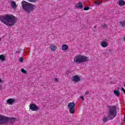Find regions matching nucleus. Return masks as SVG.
I'll return each mask as SVG.
<instances>
[{"label":"nucleus","instance_id":"nucleus-34","mask_svg":"<svg viewBox=\"0 0 125 125\" xmlns=\"http://www.w3.org/2000/svg\"><path fill=\"white\" fill-rule=\"evenodd\" d=\"M0 41H1V40H0Z\"/></svg>","mask_w":125,"mask_h":125},{"label":"nucleus","instance_id":"nucleus-10","mask_svg":"<svg viewBox=\"0 0 125 125\" xmlns=\"http://www.w3.org/2000/svg\"><path fill=\"white\" fill-rule=\"evenodd\" d=\"M111 120H113L112 118H111V117H109V115H108L107 117L103 118V123H106V122H108V121H111Z\"/></svg>","mask_w":125,"mask_h":125},{"label":"nucleus","instance_id":"nucleus-27","mask_svg":"<svg viewBox=\"0 0 125 125\" xmlns=\"http://www.w3.org/2000/svg\"><path fill=\"white\" fill-rule=\"evenodd\" d=\"M80 98L81 99H82V100H84V98H83V96H81L80 97Z\"/></svg>","mask_w":125,"mask_h":125},{"label":"nucleus","instance_id":"nucleus-8","mask_svg":"<svg viewBox=\"0 0 125 125\" xmlns=\"http://www.w3.org/2000/svg\"><path fill=\"white\" fill-rule=\"evenodd\" d=\"M72 81L73 82H80V81H81V78L80 77H79V76L75 75V76H73Z\"/></svg>","mask_w":125,"mask_h":125},{"label":"nucleus","instance_id":"nucleus-9","mask_svg":"<svg viewBox=\"0 0 125 125\" xmlns=\"http://www.w3.org/2000/svg\"><path fill=\"white\" fill-rule=\"evenodd\" d=\"M83 6V3L79 2L75 5V7L76 8H79V9H82Z\"/></svg>","mask_w":125,"mask_h":125},{"label":"nucleus","instance_id":"nucleus-24","mask_svg":"<svg viewBox=\"0 0 125 125\" xmlns=\"http://www.w3.org/2000/svg\"><path fill=\"white\" fill-rule=\"evenodd\" d=\"M89 9V7H85L84 8L83 10L86 11V10H88Z\"/></svg>","mask_w":125,"mask_h":125},{"label":"nucleus","instance_id":"nucleus-28","mask_svg":"<svg viewBox=\"0 0 125 125\" xmlns=\"http://www.w3.org/2000/svg\"><path fill=\"white\" fill-rule=\"evenodd\" d=\"M89 93V92H88V91H86L85 93V94L86 95H87V94H88Z\"/></svg>","mask_w":125,"mask_h":125},{"label":"nucleus","instance_id":"nucleus-6","mask_svg":"<svg viewBox=\"0 0 125 125\" xmlns=\"http://www.w3.org/2000/svg\"><path fill=\"white\" fill-rule=\"evenodd\" d=\"M29 109L32 111H39V106L35 104H32L29 105Z\"/></svg>","mask_w":125,"mask_h":125},{"label":"nucleus","instance_id":"nucleus-11","mask_svg":"<svg viewBox=\"0 0 125 125\" xmlns=\"http://www.w3.org/2000/svg\"><path fill=\"white\" fill-rule=\"evenodd\" d=\"M101 45L103 47H107L108 46V43L106 42H101Z\"/></svg>","mask_w":125,"mask_h":125},{"label":"nucleus","instance_id":"nucleus-29","mask_svg":"<svg viewBox=\"0 0 125 125\" xmlns=\"http://www.w3.org/2000/svg\"><path fill=\"white\" fill-rule=\"evenodd\" d=\"M122 91L125 93V89L124 88H122Z\"/></svg>","mask_w":125,"mask_h":125},{"label":"nucleus","instance_id":"nucleus-22","mask_svg":"<svg viewBox=\"0 0 125 125\" xmlns=\"http://www.w3.org/2000/svg\"><path fill=\"white\" fill-rule=\"evenodd\" d=\"M21 51V49H19L18 50L16 51V53H17V54H19V53H20Z\"/></svg>","mask_w":125,"mask_h":125},{"label":"nucleus","instance_id":"nucleus-23","mask_svg":"<svg viewBox=\"0 0 125 125\" xmlns=\"http://www.w3.org/2000/svg\"><path fill=\"white\" fill-rule=\"evenodd\" d=\"M28 1L30 2H36L37 1V0H28Z\"/></svg>","mask_w":125,"mask_h":125},{"label":"nucleus","instance_id":"nucleus-12","mask_svg":"<svg viewBox=\"0 0 125 125\" xmlns=\"http://www.w3.org/2000/svg\"><path fill=\"white\" fill-rule=\"evenodd\" d=\"M11 5L13 8H16V3L14 1H11Z\"/></svg>","mask_w":125,"mask_h":125},{"label":"nucleus","instance_id":"nucleus-3","mask_svg":"<svg viewBox=\"0 0 125 125\" xmlns=\"http://www.w3.org/2000/svg\"><path fill=\"white\" fill-rule=\"evenodd\" d=\"M88 58L84 55H77L74 57V62L76 64L88 62Z\"/></svg>","mask_w":125,"mask_h":125},{"label":"nucleus","instance_id":"nucleus-13","mask_svg":"<svg viewBox=\"0 0 125 125\" xmlns=\"http://www.w3.org/2000/svg\"><path fill=\"white\" fill-rule=\"evenodd\" d=\"M119 5L120 6H122L123 5H125V1L124 0H120L119 1Z\"/></svg>","mask_w":125,"mask_h":125},{"label":"nucleus","instance_id":"nucleus-20","mask_svg":"<svg viewBox=\"0 0 125 125\" xmlns=\"http://www.w3.org/2000/svg\"><path fill=\"white\" fill-rule=\"evenodd\" d=\"M102 27L104 28V29H107V27H108V25L106 24H104L103 25H102Z\"/></svg>","mask_w":125,"mask_h":125},{"label":"nucleus","instance_id":"nucleus-31","mask_svg":"<svg viewBox=\"0 0 125 125\" xmlns=\"http://www.w3.org/2000/svg\"><path fill=\"white\" fill-rule=\"evenodd\" d=\"M124 122L125 123V117H124Z\"/></svg>","mask_w":125,"mask_h":125},{"label":"nucleus","instance_id":"nucleus-26","mask_svg":"<svg viewBox=\"0 0 125 125\" xmlns=\"http://www.w3.org/2000/svg\"><path fill=\"white\" fill-rule=\"evenodd\" d=\"M53 80L56 82V83H57L58 82V79L57 78H54Z\"/></svg>","mask_w":125,"mask_h":125},{"label":"nucleus","instance_id":"nucleus-1","mask_svg":"<svg viewBox=\"0 0 125 125\" xmlns=\"http://www.w3.org/2000/svg\"><path fill=\"white\" fill-rule=\"evenodd\" d=\"M15 17L12 15L7 14L0 16V21L9 27L15 24Z\"/></svg>","mask_w":125,"mask_h":125},{"label":"nucleus","instance_id":"nucleus-7","mask_svg":"<svg viewBox=\"0 0 125 125\" xmlns=\"http://www.w3.org/2000/svg\"><path fill=\"white\" fill-rule=\"evenodd\" d=\"M7 104L9 105H13L14 103H15V100L13 99H9L7 101Z\"/></svg>","mask_w":125,"mask_h":125},{"label":"nucleus","instance_id":"nucleus-17","mask_svg":"<svg viewBox=\"0 0 125 125\" xmlns=\"http://www.w3.org/2000/svg\"><path fill=\"white\" fill-rule=\"evenodd\" d=\"M50 48L53 51H55V50H56V46H50Z\"/></svg>","mask_w":125,"mask_h":125},{"label":"nucleus","instance_id":"nucleus-15","mask_svg":"<svg viewBox=\"0 0 125 125\" xmlns=\"http://www.w3.org/2000/svg\"><path fill=\"white\" fill-rule=\"evenodd\" d=\"M114 94H115V95H116L118 97H119V96H120V94H121V93L120 92V91H119L118 90H115L114 91Z\"/></svg>","mask_w":125,"mask_h":125},{"label":"nucleus","instance_id":"nucleus-16","mask_svg":"<svg viewBox=\"0 0 125 125\" xmlns=\"http://www.w3.org/2000/svg\"><path fill=\"white\" fill-rule=\"evenodd\" d=\"M62 50H67L68 49V45L63 44L62 45Z\"/></svg>","mask_w":125,"mask_h":125},{"label":"nucleus","instance_id":"nucleus-25","mask_svg":"<svg viewBox=\"0 0 125 125\" xmlns=\"http://www.w3.org/2000/svg\"><path fill=\"white\" fill-rule=\"evenodd\" d=\"M23 59H24L23 58H20V59H19L20 62H23Z\"/></svg>","mask_w":125,"mask_h":125},{"label":"nucleus","instance_id":"nucleus-14","mask_svg":"<svg viewBox=\"0 0 125 125\" xmlns=\"http://www.w3.org/2000/svg\"><path fill=\"white\" fill-rule=\"evenodd\" d=\"M5 58H6V57H5L4 55H0V60H1V61H5Z\"/></svg>","mask_w":125,"mask_h":125},{"label":"nucleus","instance_id":"nucleus-19","mask_svg":"<svg viewBox=\"0 0 125 125\" xmlns=\"http://www.w3.org/2000/svg\"><path fill=\"white\" fill-rule=\"evenodd\" d=\"M120 24L122 26V27H125V21H121Z\"/></svg>","mask_w":125,"mask_h":125},{"label":"nucleus","instance_id":"nucleus-5","mask_svg":"<svg viewBox=\"0 0 125 125\" xmlns=\"http://www.w3.org/2000/svg\"><path fill=\"white\" fill-rule=\"evenodd\" d=\"M67 106L70 114H74L75 113V103H69Z\"/></svg>","mask_w":125,"mask_h":125},{"label":"nucleus","instance_id":"nucleus-32","mask_svg":"<svg viewBox=\"0 0 125 125\" xmlns=\"http://www.w3.org/2000/svg\"><path fill=\"white\" fill-rule=\"evenodd\" d=\"M94 28H96V25H95V26H94Z\"/></svg>","mask_w":125,"mask_h":125},{"label":"nucleus","instance_id":"nucleus-18","mask_svg":"<svg viewBox=\"0 0 125 125\" xmlns=\"http://www.w3.org/2000/svg\"><path fill=\"white\" fill-rule=\"evenodd\" d=\"M100 3H102V0L100 1V0H99V1H95V4H96V5H98V4H100Z\"/></svg>","mask_w":125,"mask_h":125},{"label":"nucleus","instance_id":"nucleus-30","mask_svg":"<svg viewBox=\"0 0 125 125\" xmlns=\"http://www.w3.org/2000/svg\"><path fill=\"white\" fill-rule=\"evenodd\" d=\"M2 82H3L2 80L0 79V83H2Z\"/></svg>","mask_w":125,"mask_h":125},{"label":"nucleus","instance_id":"nucleus-2","mask_svg":"<svg viewBox=\"0 0 125 125\" xmlns=\"http://www.w3.org/2000/svg\"><path fill=\"white\" fill-rule=\"evenodd\" d=\"M21 7L26 13H30L31 11H33L36 8V6L34 4L24 0L21 1Z\"/></svg>","mask_w":125,"mask_h":125},{"label":"nucleus","instance_id":"nucleus-33","mask_svg":"<svg viewBox=\"0 0 125 125\" xmlns=\"http://www.w3.org/2000/svg\"><path fill=\"white\" fill-rule=\"evenodd\" d=\"M124 86L125 87V84H124Z\"/></svg>","mask_w":125,"mask_h":125},{"label":"nucleus","instance_id":"nucleus-21","mask_svg":"<svg viewBox=\"0 0 125 125\" xmlns=\"http://www.w3.org/2000/svg\"><path fill=\"white\" fill-rule=\"evenodd\" d=\"M21 71L22 73H23V74H26V70H25V69H24L23 68H22L21 69Z\"/></svg>","mask_w":125,"mask_h":125},{"label":"nucleus","instance_id":"nucleus-4","mask_svg":"<svg viewBox=\"0 0 125 125\" xmlns=\"http://www.w3.org/2000/svg\"><path fill=\"white\" fill-rule=\"evenodd\" d=\"M109 111L108 112V116L110 119H114L117 116V108L115 106H109Z\"/></svg>","mask_w":125,"mask_h":125}]
</instances>
